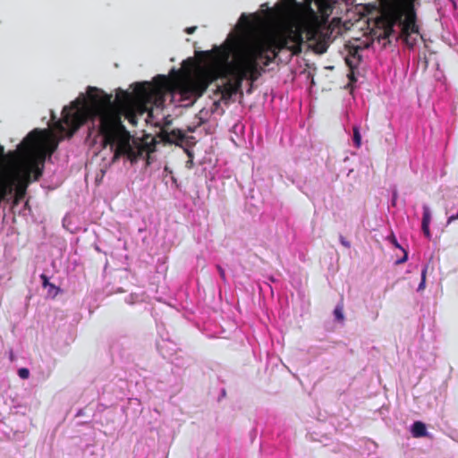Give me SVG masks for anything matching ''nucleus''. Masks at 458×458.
Listing matches in <instances>:
<instances>
[{
  "instance_id": "1",
  "label": "nucleus",
  "mask_w": 458,
  "mask_h": 458,
  "mask_svg": "<svg viewBox=\"0 0 458 458\" xmlns=\"http://www.w3.org/2000/svg\"><path fill=\"white\" fill-rule=\"evenodd\" d=\"M169 88L166 77L161 76L156 85L135 83L131 93L119 89L113 101L112 95L96 87H89L87 98L77 99L71 106L63 109L62 118L55 123V129L60 133L61 139L72 137L82 124L90 121L92 130L102 136L104 146H109L114 150V160L125 156L131 162L145 158L148 165L149 156L156 150L155 139L149 142L132 140L131 143V133L123 124L122 117L136 126L139 116L146 113L150 115L148 105L162 102Z\"/></svg>"
},
{
  "instance_id": "2",
  "label": "nucleus",
  "mask_w": 458,
  "mask_h": 458,
  "mask_svg": "<svg viewBox=\"0 0 458 458\" xmlns=\"http://www.w3.org/2000/svg\"><path fill=\"white\" fill-rule=\"evenodd\" d=\"M302 43V31L290 27L276 33L241 40L231 47L222 46L202 52L206 56L214 57L215 67L179 81V93L184 99L198 98L211 82L228 76L233 78L231 85L237 93L244 80L256 81L265 72V67L273 63L283 49L291 51V55L301 54Z\"/></svg>"
},
{
  "instance_id": "3",
  "label": "nucleus",
  "mask_w": 458,
  "mask_h": 458,
  "mask_svg": "<svg viewBox=\"0 0 458 458\" xmlns=\"http://www.w3.org/2000/svg\"><path fill=\"white\" fill-rule=\"evenodd\" d=\"M414 0H408L402 4L403 17L400 26L402 27L401 37L408 43V38L411 34H418L420 32L419 26L416 24L417 14L413 4Z\"/></svg>"
},
{
  "instance_id": "4",
  "label": "nucleus",
  "mask_w": 458,
  "mask_h": 458,
  "mask_svg": "<svg viewBox=\"0 0 458 458\" xmlns=\"http://www.w3.org/2000/svg\"><path fill=\"white\" fill-rule=\"evenodd\" d=\"M402 17H403V12L402 4L391 6L386 10L381 18L377 21L384 30V38H388L394 33V26L401 23Z\"/></svg>"
},
{
  "instance_id": "5",
  "label": "nucleus",
  "mask_w": 458,
  "mask_h": 458,
  "mask_svg": "<svg viewBox=\"0 0 458 458\" xmlns=\"http://www.w3.org/2000/svg\"><path fill=\"white\" fill-rule=\"evenodd\" d=\"M431 221V213L429 210V208L427 205L423 206V216H422V221H421V229L424 233V235L428 238H431V233L429 230V224Z\"/></svg>"
},
{
  "instance_id": "6",
  "label": "nucleus",
  "mask_w": 458,
  "mask_h": 458,
  "mask_svg": "<svg viewBox=\"0 0 458 458\" xmlns=\"http://www.w3.org/2000/svg\"><path fill=\"white\" fill-rule=\"evenodd\" d=\"M40 279L42 281V286L44 288H48L49 295L55 297L60 293V288L50 283L48 277L45 274L40 275Z\"/></svg>"
},
{
  "instance_id": "7",
  "label": "nucleus",
  "mask_w": 458,
  "mask_h": 458,
  "mask_svg": "<svg viewBox=\"0 0 458 458\" xmlns=\"http://www.w3.org/2000/svg\"><path fill=\"white\" fill-rule=\"evenodd\" d=\"M411 432L414 437H423L427 436L426 425L421 421H415L411 426Z\"/></svg>"
},
{
  "instance_id": "8",
  "label": "nucleus",
  "mask_w": 458,
  "mask_h": 458,
  "mask_svg": "<svg viewBox=\"0 0 458 458\" xmlns=\"http://www.w3.org/2000/svg\"><path fill=\"white\" fill-rule=\"evenodd\" d=\"M185 140V134L181 130H173L171 132L167 133L166 135V140L169 142L176 143L179 142L182 143Z\"/></svg>"
},
{
  "instance_id": "9",
  "label": "nucleus",
  "mask_w": 458,
  "mask_h": 458,
  "mask_svg": "<svg viewBox=\"0 0 458 458\" xmlns=\"http://www.w3.org/2000/svg\"><path fill=\"white\" fill-rule=\"evenodd\" d=\"M217 89L221 92L222 99L227 100L232 98L233 95H235V89H233L231 85V81L225 82L222 86H218Z\"/></svg>"
},
{
  "instance_id": "10",
  "label": "nucleus",
  "mask_w": 458,
  "mask_h": 458,
  "mask_svg": "<svg viewBox=\"0 0 458 458\" xmlns=\"http://www.w3.org/2000/svg\"><path fill=\"white\" fill-rule=\"evenodd\" d=\"M345 63L350 68V72L348 73V79L351 83L355 82L356 78H355L353 70L357 66V64H353L352 60H351L350 58H345Z\"/></svg>"
},
{
  "instance_id": "11",
  "label": "nucleus",
  "mask_w": 458,
  "mask_h": 458,
  "mask_svg": "<svg viewBox=\"0 0 458 458\" xmlns=\"http://www.w3.org/2000/svg\"><path fill=\"white\" fill-rule=\"evenodd\" d=\"M352 131H353V142H354V145L357 148H360V145H361V136H360V133L359 126L354 125L352 127Z\"/></svg>"
},
{
  "instance_id": "12",
  "label": "nucleus",
  "mask_w": 458,
  "mask_h": 458,
  "mask_svg": "<svg viewBox=\"0 0 458 458\" xmlns=\"http://www.w3.org/2000/svg\"><path fill=\"white\" fill-rule=\"evenodd\" d=\"M334 315L337 320L343 321L344 319V313H343V307L337 306L334 310Z\"/></svg>"
},
{
  "instance_id": "13",
  "label": "nucleus",
  "mask_w": 458,
  "mask_h": 458,
  "mask_svg": "<svg viewBox=\"0 0 458 458\" xmlns=\"http://www.w3.org/2000/svg\"><path fill=\"white\" fill-rule=\"evenodd\" d=\"M426 275H427V267H425L422 271H421V282L420 283L419 286H418V291H421L425 288V284H426Z\"/></svg>"
},
{
  "instance_id": "14",
  "label": "nucleus",
  "mask_w": 458,
  "mask_h": 458,
  "mask_svg": "<svg viewBox=\"0 0 458 458\" xmlns=\"http://www.w3.org/2000/svg\"><path fill=\"white\" fill-rule=\"evenodd\" d=\"M18 375L22 379H27L30 377V370L27 368H21L18 370Z\"/></svg>"
},
{
  "instance_id": "15",
  "label": "nucleus",
  "mask_w": 458,
  "mask_h": 458,
  "mask_svg": "<svg viewBox=\"0 0 458 458\" xmlns=\"http://www.w3.org/2000/svg\"><path fill=\"white\" fill-rule=\"evenodd\" d=\"M327 45L326 43H318L316 46V51L319 54H323L327 51Z\"/></svg>"
},
{
  "instance_id": "16",
  "label": "nucleus",
  "mask_w": 458,
  "mask_h": 458,
  "mask_svg": "<svg viewBox=\"0 0 458 458\" xmlns=\"http://www.w3.org/2000/svg\"><path fill=\"white\" fill-rule=\"evenodd\" d=\"M358 50H359L358 47H355V48L350 50V56L348 58H350L352 60V58L358 57V59L360 60V56L358 55Z\"/></svg>"
},
{
  "instance_id": "17",
  "label": "nucleus",
  "mask_w": 458,
  "mask_h": 458,
  "mask_svg": "<svg viewBox=\"0 0 458 458\" xmlns=\"http://www.w3.org/2000/svg\"><path fill=\"white\" fill-rule=\"evenodd\" d=\"M403 252H404L403 257L402 259L396 260L395 264H397V265L403 264L408 259V253L405 250H403Z\"/></svg>"
},
{
  "instance_id": "18",
  "label": "nucleus",
  "mask_w": 458,
  "mask_h": 458,
  "mask_svg": "<svg viewBox=\"0 0 458 458\" xmlns=\"http://www.w3.org/2000/svg\"><path fill=\"white\" fill-rule=\"evenodd\" d=\"M216 268L218 270V273L223 280H225V272L223 269V267L219 265L216 266Z\"/></svg>"
},
{
  "instance_id": "19",
  "label": "nucleus",
  "mask_w": 458,
  "mask_h": 458,
  "mask_svg": "<svg viewBox=\"0 0 458 458\" xmlns=\"http://www.w3.org/2000/svg\"><path fill=\"white\" fill-rule=\"evenodd\" d=\"M340 242L346 248H350L351 246L350 242L346 241L344 236H340Z\"/></svg>"
},
{
  "instance_id": "20",
  "label": "nucleus",
  "mask_w": 458,
  "mask_h": 458,
  "mask_svg": "<svg viewBox=\"0 0 458 458\" xmlns=\"http://www.w3.org/2000/svg\"><path fill=\"white\" fill-rule=\"evenodd\" d=\"M390 242L396 247V248H400L401 249V246L400 244L398 243L396 238L394 235H391L390 237Z\"/></svg>"
},
{
  "instance_id": "21",
  "label": "nucleus",
  "mask_w": 458,
  "mask_h": 458,
  "mask_svg": "<svg viewBox=\"0 0 458 458\" xmlns=\"http://www.w3.org/2000/svg\"><path fill=\"white\" fill-rule=\"evenodd\" d=\"M197 30V27L196 26H192V27H187L184 31L187 33V34H192L195 32V30Z\"/></svg>"
},
{
  "instance_id": "22",
  "label": "nucleus",
  "mask_w": 458,
  "mask_h": 458,
  "mask_svg": "<svg viewBox=\"0 0 458 458\" xmlns=\"http://www.w3.org/2000/svg\"><path fill=\"white\" fill-rule=\"evenodd\" d=\"M285 4L292 5L295 3V0H284Z\"/></svg>"
},
{
  "instance_id": "23",
  "label": "nucleus",
  "mask_w": 458,
  "mask_h": 458,
  "mask_svg": "<svg viewBox=\"0 0 458 458\" xmlns=\"http://www.w3.org/2000/svg\"><path fill=\"white\" fill-rule=\"evenodd\" d=\"M241 20H247L246 15H245V14H242V16H241Z\"/></svg>"
}]
</instances>
